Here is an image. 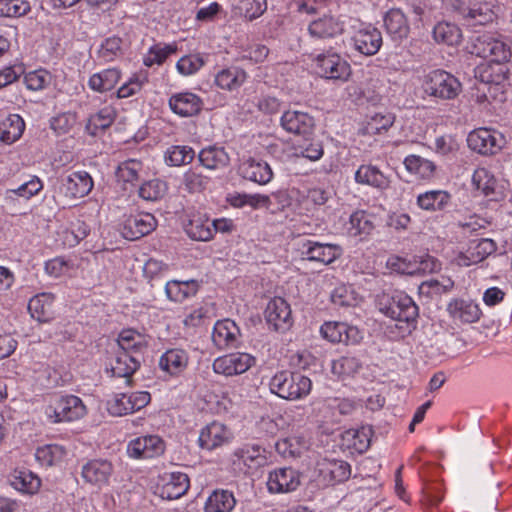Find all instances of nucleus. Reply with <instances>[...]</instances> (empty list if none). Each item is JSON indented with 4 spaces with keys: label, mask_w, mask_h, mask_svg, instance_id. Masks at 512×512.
Returning a JSON list of instances; mask_svg holds the SVG:
<instances>
[{
    "label": "nucleus",
    "mask_w": 512,
    "mask_h": 512,
    "mask_svg": "<svg viewBox=\"0 0 512 512\" xmlns=\"http://www.w3.org/2000/svg\"><path fill=\"white\" fill-rule=\"evenodd\" d=\"M380 311L400 323L402 334L411 333L416 327L419 309L414 300L403 291L383 296L379 302Z\"/></svg>",
    "instance_id": "obj_1"
},
{
    "label": "nucleus",
    "mask_w": 512,
    "mask_h": 512,
    "mask_svg": "<svg viewBox=\"0 0 512 512\" xmlns=\"http://www.w3.org/2000/svg\"><path fill=\"white\" fill-rule=\"evenodd\" d=\"M312 389V381L299 371L281 370L269 381V390L279 398L288 401L307 397Z\"/></svg>",
    "instance_id": "obj_2"
},
{
    "label": "nucleus",
    "mask_w": 512,
    "mask_h": 512,
    "mask_svg": "<svg viewBox=\"0 0 512 512\" xmlns=\"http://www.w3.org/2000/svg\"><path fill=\"white\" fill-rule=\"evenodd\" d=\"M422 89L430 97L451 100L461 92V83L447 71L437 69L424 76Z\"/></svg>",
    "instance_id": "obj_3"
},
{
    "label": "nucleus",
    "mask_w": 512,
    "mask_h": 512,
    "mask_svg": "<svg viewBox=\"0 0 512 512\" xmlns=\"http://www.w3.org/2000/svg\"><path fill=\"white\" fill-rule=\"evenodd\" d=\"M470 52L498 64L509 61L511 57V47L503 37L490 33L478 36L473 42Z\"/></svg>",
    "instance_id": "obj_4"
},
{
    "label": "nucleus",
    "mask_w": 512,
    "mask_h": 512,
    "mask_svg": "<svg viewBox=\"0 0 512 512\" xmlns=\"http://www.w3.org/2000/svg\"><path fill=\"white\" fill-rule=\"evenodd\" d=\"M45 413L53 423L70 422L82 418L86 407L78 396L62 395L51 402Z\"/></svg>",
    "instance_id": "obj_5"
},
{
    "label": "nucleus",
    "mask_w": 512,
    "mask_h": 512,
    "mask_svg": "<svg viewBox=\"0 0 512 512\" xmlns=\"http://www.w3.org/2000/svg\"><path fill=\"white\" fill-rule=\"evenodd\" d=\"M314 63L317 73L326 79L345 82L351 75L350 64L332 50L318 54L314 58Z\"/></svg>",
    "instance_id": "obj_6"
},
{
    "label": "nucleus",
    "mask_w": 512,
    "mask_h": 512,
    "mask_svg": "<svg viewBox=\"0 0 512 512\" xmlns=\"http://www.w3.org/2000/svg\"><path fill=\"white\" fill-rule=\"evenodd\" d=\"M315 474L319 484L335 485L350 478L351 466L343 460L322 458L316 463Z\"/></svg>",
    "instance_id": "obj_7"
},
{
    "label": "nucleus",
    "mask_w": 512,
    "mask_h": 512,
    "mask_svg": "<svg viewBox=\"0 0 512 512\" xmlns=\"http://www.w3.org/2000/svg\"><path fill=\"white\" fill-rule=\"evenodd\" d=\"M150 401L151 395L147 391L119 393L107 402V410L113 416H123L144 408Z\"/></svg>",
    "instance_id": "obj_8"
},
{
    "label": "nucleus",
    "mask_w": 512,
    "mask_h": 512,
    "mask_svg": "<svg viewBox=\"0 0 512 512\" xmlns=\"http://www.w3.org/2000/svg\"><path fill=\"white\" fill-rule=\"evenodd\" d=\"M301 484V473L292 467H280L270 471L266 486L270 494L294 492Z\"/></svg>",
    "instance_id": "obj_9"
},
{
    "label": "nucleus",
    "mask_w": 512,
    "mask_h": 512,
    "mask_svg": "<svg viewBox=\"0 0 512 512\" xmlns=\"http://www.w3.org/2000/svg\"><path fill=\"white\" fill-rule=\"evenodd\" d=\"M93 186V179L88 172L74 171L61 176L58 193L70 199L82 198L91 192Z\"/></svg>",
    "instance_id": "obj_10"
},
{
    "label": "nucleus",
    "mask_w": 512,
    "mask_h": 512,
    "mask_svg": "<svg viewBox=\"0 0 512 512\" xmlns=\"http://www.w3.org/2000/svg\"><path fill=\"white\" fill-rule=\"evenodd\" d=\"M299 252L304 260L328 265L342 255V248L337 244L305 240L301 243Z\"/></svg>",
    "instance_id": "obj_11"
},
{
    "label": "nucleus",
    "mask_w": 512,
    "mask_h": 512,
    "mask_svg": "<svg viewBox=\"0 0 512 512\" xmlns=\"http://www.w3.org/2000/svg\"><path fill=\"white\" fill-rule=\"evenodd\" d=\"M265 319L270 328L277 332H286L293 325L290 305L281 297L271 299L265 309Z\"/></svg>",
    "instance_id": "obj_12"
},
{
    "label": "nucleus",
    "mask_w": 512,
    "mask_h": 512,
    "mask_svg": "<svg viewBox=\"0 0 512 512\" xmlns=\"http://www.w3.org/2000/svg\"><path fill=\"white\" fill-rule=\"evenodd\" d=\"M467 143L471 150L479 154L493 155L501 149L503 137L496 131L479 128L468 134Z\"/></svg>",
    "instance_id": "obj_13"
},
{
    "label": "nucleus",
    "mask_w": 512,
    "mask_h": 512,
    "mask_svg": "<svg viewBox=\"0 0 512 512\" xmlns=\"http://www.w3.org/2000/svg\"><path fill=\"white\" fill-rule=\"evenodd\" d=\"M351 41L354 49L365 56L375 55L383 44L381 31L371 24H361Z\"/></svg>",
    "instance_id": "obj_14"
},
{
    "label": "nucleus",
    "mask_w": 512,
    "mask_h": 512,
    "mask_svg": "<svg viewBox=\"0 0 512 512\" xmlns=\"http://www.w3.org/2000/svg\"><path fill=\"white\" fill-rule=\"evenodd\" d=\"M165 443L158 435H145L131 440L127 445V454L133 459H152L162 455Z\"/></svg>",
    "instance_id": "obj_15"
},
{
    "label": "nucleus",
    "mask_w": 512,
    "mask_h": 512,
    "mask_svg": "<svg viewBox=\"0 0 512 512\" xmlns=\"http://www.w3.org/2000/svg\"><path fill=\"white\" fill-rule=\"evenodd\" d=\"M255 364V358L248 353H231L218 357L213 362V370L217 374L234 376L245 373Z\"/></svg>",
    "instance_id": "obj_16"
},
{
    "label": "nucleus",
    "mask_w": 512,
    "mask_h": 512,
    "mask_svg": "<svg viewBox=\"0 0 512 512\" xmlns=\"http://www.w3.org/2000/svg\"><path fill=\"white\" fill-rule=\"evenodd\" d=\"M280 124L287 133L301 136L304 140H308L315 126L311 115L298 110L285 111L281 116Z\"/></svg>",
    "instance_id": "obj_17"
},
{
    "label": "nucleus",
    "mask_w": 512,
    "mask_h": 512,
    "mask_svg": "<svg viewBox=\"0 0 512 512\" xmlns=\"http://www.w3.org/2000/svg\"><path fill=\"white\" fill-rule=\"evenodd\" d=\"M157 225L155 217L150 213H138L127 216L121 226L125 239L137 240L151 233Z\"/></svg>",
    "instance_id": "obj_18"
},
{
    "label": "nucleus",
    "mask_w": 512,
    "mask_h": 512,
    "mask_svg": "<svg viewBox=\"0 0 512 512\" xmlns=\"http://www.w3.org/2000/svg\"><path fill=\"white\" fill-rule=\"evenodd\" d=\"M171 111L183 118L198 115L203 109V100L200 96L190 91L172 94L168 99Z\"/></svg>",
    "instance_id": "obj_19"
},
{
    "label": "nucleus",
    "mask_w": 512,
    "mask_h": 512,
    "mask_svg": "<svg viewBox=\"0 0 512 512\" xmlns=\"http://www.w3.org/2000/svg\"><path fill=\"white\" fill-rule=\"evenodd\" d=\"M114 472L113 464L106 459H93L82 466L81 475L86 483L99 489L108 486Z\"/></svg>",
    "instance_id": "obj_20"
},
{
    "label": "nucleus",
    "mask_w": 512,
    "mask_h": 512,
    "mask_svg": "<svg viewBox=\"0 0 512 512\" xmlns=\"http://www.w3.org/2000/svg\"><path fill=\"white\" fill-rule=\"evenodd\" d=\"M232 432L221 422L213 421L202 428L199 435V446L212 451L231 442Z\"/></svg>",
    "instance_id": "obj_21"
},
{
    "label": "nucleus",
    "mask_w": 512,
    "mask_h": 512,
    "mask_svg": "<svg viewBox=\"0 0 512 512\" xmlns=\"http://www.w3.org/2000/svg\"><path fill=\"white\" fill-rule=\"evenodd\" d=\"M234 465L247 468L246 472H254L267 463L266 450L258 444H244L233 452Z\"/></svg>",
    "instance_id": "obj_22"
},
{
    "label": "nucleus",
    "mask_w": 512,
    "mask_h": 512,
    "mask_svg": "<svg viewBox=\"0 0 512 512\" xmlns=\"http://www.w3.org/2000/svg\"><path fill=\"white\" fill-rule=\"evenodd\" d=\"M496 250L497 245L492 239L483 238L478 241H472L467 250L456 257V262L459 266L468 267L482 262Z\"/></svg>",
    "instance_id": "obj_23"
},
{
    "label": "nucleus",
    "mask_w": 512,
    "mask_h": 512,
    "mask_svg": "<svg viewBox=\"0 0 512 512\" xmlns=\"http://www.w3.org/2000/svg\"><path fill=\"white\" fill-rule=\"evenodd\" d=\"M189 478L185 473L173 472L162 477L157 493L162 499L174 500L183 496L189 489Z\"/></svg>",
    "instance_id": "obj_24"
},
{
    "label": "nucleus",
    "mask_w": 512,
    "mask_h": 512,
    "mask_svg": "<svg viewBox=\"0 0 512 512\" xmlns=\"http://www.w3.org/2000/svg\"><path fill=\"white\" fill-rule=\"evenodd\" d=\"M320 331L322 336L332 343H356L359 339L358 329L344 322H326Z\"/></svg>",
    "instance_id": "obj_25"
},
{
    "label": "nucleus",
    "mask_w": 512,
    "mask_h": 512,
    "mask_svg": "<svg viewBox=\"0 0 512 512\" xmlns=\"http://www.w3.org/2000/svg\"><path fill=\"white\" fill-rule=\"evenodd\" d=\"M449 316L456 322L475 323L480 319L481 309L478 304L465 299H453L447 305Z\"/></svg>",
    "instance_id": "obj_26"
},
{
    "label": "nucleus",
    "mask_w": 512,
    "mask_h": 512,
    "mask_svg": "<svg viewBox=\"0 0 512 512\" xmlns=\"http://www.w3.org/2000/svg\"><path fill=\"white\" fill-rule=\"evenodd\" d=\"M310 448L309 440L302 434H293L279 439L275 449L285 459H296L304 455Z\"/></svg>",
    "instance_id": "obj_27"
},
{
    "label": "nucleus",
    "mask_w": 512,
    "mask_h": 512,
    "mask_svg": "<svg viewBox=\"0 0 512 512\" xmlns=\"http://www.w3.org/2000/svg\"><path fill=\"white\" fill-rule=\"evenodd\" d=\"M344 31L343 23L331 15H324L308 26L309 35L317 39H330L341 35Z\"/></svg>",
    "instance_id": "obj_28"
},
{
    "label": "nucleus",
    "mask_w": 512,
    "mask_h": 512,
    "mask_svg": "<svg viewBox=\"0 0 512 512\" xmlns=\"http://www.w3.org/2000/svg\"><path fill=\"white\" fill-rule=\"evenodd\" d=\"M217 229H221L219 223L200 214L193 215L185 226L187 235L196 241L211 240Z\"/></svg>",
    "instance_id": "obj_29"
},
{
    "label": "nucleus",
    "mask_w": 512,
    "mask_h": 512,
    "mask_svg": "<svg viewBox=\"0 0 512 512\" xmlns=\"http://www.w3.org/2000/svg\"><path fill=\"white\" fill-rule=\"evenodd\" d=\"M241 176L249 181L265 185L273 178V172L270 165L262 160L249 158L239 167Z\"/></svg>",
    "instance_id": "obj_30"
},
{
    "label": "nucleus",
    "mask_w": 512,
    "mask_h": 512,
    "mask_svg": "<svg viewBox=\"0 0 512 512\" xmlns=\"http://www.w3.org/2000/svg\"><path fill=\"white\" fill-rule=\"evenodd\" d=\"M495 5L492 0L476 1L460 13L464 19L473 25H486L496 18Z\"/></svg>",
    "instance_id": "obj_31"
},
{
    "label": "nucleus",
    "mask_w": 512,
    "mask_h": 512,
    "mask_svg": "<svg viewBox=\"0 0 512 512\" xmlns=\"http://www.w3.org/2000/svg\"><path fill=\"white\" fill-rule=\"evenodd\" d=\"M384 27L388 35L395 41L407 38L410 26L406 15L399 8L388 10L383 17Z\"/></svg>",
    "instance_id": "obj_32"
},
{
    "label": "nucleus",
    "mask_w": 512,
    "mask_h": 512,
    "mask_svg": "<svg viewBox=\"0 0 512 512\" xmlns=\"http://www.w3.org/2000/svg\"><path fill=\"white\" fill-rule=\"evenodd\" d=\"M8 480L14 489L24 494H34L41 486L38 475L25 467L15 468L9 474Z\"/></svg>",
    "instance_id": "obj_33"
},
{
    "label": "nucleus",
    "mask_w": 512,
    "mask_h": 512,
    "mask_svg": "<svg viewBox=\"0 0 512 512\" xmlns=\"http://www.w3.org/2000/svg\"><path fill=\"white\" fill-rule=\"evenodd\" d=\"M354 179L357 184L368 185L378 190H386L390 185L389 178L377 166L371 164L359 166Z\"/></svg>",
    "instance_id": "obj_34"
},
{
    "label": "nucleus",
    "mask_w": 512,
    "mask_h": 512,
    "mask_svg": "<svg viewBox=\"0 0 512 512\" xmlns=\"http://www.w3.org/2000/svg\"><path fill=\"white\" fill-rule=\"evenodd\" d=\"M239 328L234 321L224 319L217 321L212 332V341L219 349L233 347L237 341Z\"/></svg>",
    "instance_id": "obj_35"
},
{
    "label": "nucleus",
    "mask_w": 512,
    "mask_h": 512,
    "mask_svg": "<svg viewBox=\"0 0 512 512\" xmlns=\"http://www.w3.org/2000/svg\"><path fill=\"white\" fill-rule=\"evenodd\" d=\"M198 160L203 167L209 170H222L230 164V156L225 148L217 145L201 149Z\"/></svg>",
    "instance_id": "obj_36"
},
{
    "label": "nucleus",
    "mask_w": 512,
    "mask_h": 512,
    "mask_svg": "<svg viewBox=\"0 0 512 512\" xmlns=\"http://www.w3.org/2000/svg\"><path fill=\"white\" fill-rule=\"evenodd\" d=\"M189 357L183 349H169L159 359V367L169 375L182 373L188 365Z\"/></svg>",
    "instance_id": "obj_37"
},
{
    "label": "nucleus",
    "mask_w": 512,
    "mask_h": 512,
    "mask_svg": "<svg viewBox=\"0 0 512 512\" xmlns=\"http://www.w3.org/2000/svg\"><path fill=\"white\" fill-rule=\"evenodd\" d=\"M141 363V357L127 352L118 351L111 364L112 374L116 377L126 378V382H131L130 377L138 370Z\"/></svg>",
    "instance_id": "obj_38"
},
{
    "label": "nucleus",
    "mask_w": 512,
    "mask_h": 512,
    "mask_svg": "<svg viewBox=\"0 0 512 512\" xmlns=\"http://www.w3.org/2000/svg\"><path fill=\"white\" fill-rule=\"evenodd\" d=\"M373 229L374 225L370 215L362 210L353 212L344 224V230L348 236L360 239L367 237Z\"/></svg>",
    "instance_id": "obj_39"
},
{
    "label": "nucleus",
    "mask_w": 512,
    "mask_h": 512,
    "mask_svg": "<svg viewBox=\"0 0 512 512\" xmlns=\"http://www.w3.org/2000/svg\"><path fill=\"white\" fill-rule=\"evenodd\" d=\"M117 343L120 352H127L141 357L143 351L147 348L146 337L134 329H124L120 332Z\"/></svg>",
    "instance_id": "obj_40"
},
{
    "label": "nucleus",
    "mask_w": 512,
    "mask_h": 512,
    "mask_svg": "<svg viewBox=\"0 0 512 512\" xmlns=\"http://www.w3.org/2000/svg\"><path fill=\"white\" fill-rule=\"evenodd\" d=\"M121 75V71L117 68L104 69L90 76L88 86L95 92L105 93L115 88Z\"/></svg>",
    "instance_id": "obj_41"
},
{
    "label": "nucleus",
    "mask_w": 512,
    "mask_h": 512,
    "mask_svg": "<svg viewBox=\"0 0 512 512\" xmlns=\"http://www.w3.org/2000/svg\"><path fill=\"white\" fill-rule=\"evenodd\" d=\"M247 79V73L239 67H229L220 70L214 79L215 85L227 91H233L240 88Z\"/></svg>",
    "instance_id": "obj_42"
},
{
    "label": "nucleus",
    "mask_w": 512,
    "mask_h": 512,
    "mask_svg": "<svg viewBox=\"0 0 512 512\" xmlns=\"http://www.w3.org/2000/svg\"><path fill=\"white\" fill-rule=\"evenodd\" d=\"M417 205L426 211H442L451 202V194L445 190H429L417 196Z\"/></svg>",
    "instance_id": "obj_43"
},
{
    "label": "nucleus",
    "mask_w": 512,
    "mask_h": 512,
    "mask_svg": "<svg viewBox=\"0 0 512 512\" xmlns=\"http://www.w3.org/2000/svg\"><path fill=\"white\" fill-rule=\"evenodd\" d=\"M54 295L40 293L32 297L28 303L31 316L40 322L48 321L53 312Z\"/></svg>",
    "instance_id": "obj_44"
},
{
    "label": "nucleus",
    "mask_w": 512,
    "mask_h": 512,
    "mask_svg": "<svg viewBox=\"0 0 512 512\" xmlns=\"http://www.w3.org/2000/svg\"><path fill=\"white\" fill-rule=\"evenodd\" d=\"M25 129V123L18 114H11L0 122V141L12 144L17 141Z\"/></svg>",
    "instance_id": "obj_45"
},
{
    "label": "nucleus",
    "mask_w": 512,
    "mask_h": 512,
    "mask_svg": "<svg viewBox=\"0 0 512 512\" xmlns=\"http://www.w3.org/2000/svg\"><path fill=\"white\" fill-rule=\"evenodd\" d=\"M236 504L232 492L228 490H215L206 500L205 512H231Z\"/></svg>",
    "instance_id": "obj_46"
},
{
    "label": "nucleus",
    "mask_w": 512,
    "mask_h": 512,
    "mask_svg": "<svg viewBox=\"0 0 512 512\" xmlns=\"http://www.w3.org/2000/svg\"><path fill=\"white\" fill-rule=\"evenodd\" d=\"M197 290L198 284L195 280H171L168 281L165 286V292L168 299L174 302H182L185 299L194 296Z\"/></svg>",
    "instance_id": "obj_47"
},
{
    "label": "nucleus",
    "mask_w": 512,
    "mask_h": 512,
    "mask_svg": "<svg viewBox=\"0 0 512 512\" xmlns=\"http://www.w3.org/2000/svg\"><path fill=\"white\" fill-rule=\"evenodd\" d=\"M433 39L439 44H446L449 46L457 45L460 43L462 34L460 28L450 22H439L433 28Z\"/></svg>",
    "instance_id": "obj_48"
},
{
    "label": "nucleus",
    "mask_w": 512,
    "mask_h": 512,
    "mask_svg": "<svg viewBox=\"0 0 512 512\" xmlns=\"http://www.w3.org/2000/svg\"><path fill=\"white\" fill-rule=\"evenodd\" d=\"M405 168L421 179H431L436 172L434 162L418 155H408L404 159Z\"/></svg>",
    "instance_id": "obj_49"
},
{
    "label": "nucleus",
    "mask_w": 512,
    "mask_h": 512,
    "mask_svg": "<svg viewBox=\"0 0 512 512\" xmlns=\"http://www.w3.org/2000/svg\"><path fill=\"white\" fill-rule=\"evenodd\" d=\"M195 158V151L187 145H172L165 151V163L172 167L190 164Z\"/></svg>",
    "instance_id": "obj_50"
},
{
    "label": "nucleus",
    "mask_w": 512,
    "mask_h": 512,
    "mask_svg": "<svg viewBox=\"0 0 512 512\" xmlns=\"http://www.w3.org/2000/svg\"><path fill=\"white\" fill-rule=\"evenodd\" d=\"M472 184L484 196L489 197L495 193L497 179L487 168L479 167L473 173Z\"/></svg>",
    "instance_id": "obj_51"
},
{
    "label": "nucleus",
    "mask_w": 512,
    "mask_h": 512,
    "mask_svg": "<svg viewBox=\"0 0 512 512\" xmlns=\"http://www.w3.org/2000/svg\"><path fill=\"white\" fill-rule=\"evenodd\" d=\"M114 120V109L110 106H106L89 117L86 129L90 134L96 135L98 131L110 127Z\"/></svg>",
    "instance_id": "obj_52"
},
{
    "label": "nucleus",
    "mask_w": 512,
    "mask_h": 512,
    "mask_svg": "<svg viewBox=\"0 0 512 512\" xmlns=\"http://www.w3.org/2000/svg\"><path fill=\"white\" fill-rule=\"evenodd\" d=\"M177 46L175 44H162L158 43L151 46L147 54L143 58V64L147 67L153 65H162L166 59L176 53Z\"/></svg>",
    "instance_id": "obj_53"
},
{
    "label": "nucleus",
    "mask_w": 512,
    "mask_h": 512,
    "mask_svg": "<svg viewBox=\"0 0 512 512\" xmlns=\"http://www.w3.org/2000/svg\"><path fill=\"white\" fill-rule=\"evenodd\" d=\"M65 454V449L62 446L49 444L37 448L35 458L43 466H52L60 462Z\"/></svg>",
    "instance_id": "obj_54"
},
{
    "label": "nucleus",
    "mask_w": 512,
    "mask_h": 512,
    "mask_svg": "<svg viewBox=\"0 0 512 512\" xmlns=\"http://www.w3.org/2000/svg\"><path fill=\"white\" fill-rule=\"evenodd\" d=\"M371 429L362 427L361 429H350L345 432V439L350 448L358 453L365 452L370 446Z\"/></svg>",
    "instance_id": "obj_55"
},
{
    "label": "nucleus",
    "mask_w": 512,
    "mask_h": 512,
    "mask_svg": "<svg viewBox=\"0 0 512 512\" xmlns=\"http://www.w3.org/2000/svg\"><path fill=\"white\" fill-rule=\"evenodd\" d=\"M143 164L137 159H128L120 163L116 170V177L119 181L133 183L139 179Z\"/></svg>",
    "instance_id": "obj_56"
},
{
    "label": "nucleus",
    "mask_w": 512,
    "mask_h": 512,
    "mask_svg": "<svg viewBox=\"0 0 512 512\" xmlns=\"http://www.w3.org/2000/svg\"><path fill=\"white\" fill-rule=\"evenodd\" d=\"M122 55V39L117 36L105 39L98 50V57L104 62L114 61Z\"/></svg>",
    "instance_id": "obj_57"
},
{
    "label": "nucleus",
    "mask_w": 512,
    "mask_h": 512,
    "mask_svg": "<svg viewBox=\"0 0 512 512\" xmlns=\"http://www.w3.org/2000/svg\"><path fill=\"white\" fill-rule=\"evenodd\" d=\"M167 192V185L160 179H153L143 183L139 188V196L147 201H157Z\"/></svg>",
    "instance_id": "obj_58"
},
{
    "label": "nucleus",
    "mask_w": 512,
    "mask_h": 512,
    "mask_svg": "<svg viewBox=\"0 0 512 512\" xmlns=\"http://www.w3.org/2000/svg\"><path fill=\"white\" fill-rule=\"evenodd\" d=\"M454 286V282L448 277H441V279H429L421 283L419 286L420 293L429 296L441 295L450 291Z\"/></svg>",
    "instance_id": "obj_59"
},
{
    "label": "nucleus",
    "mask_w": 512,
    "mask_h": 512,
    "mask_svg": "<svg viewBox=\"0 0 512 512\" xmlns=\"http://www.w3.org/2000/svg\"><path fill=\"white\" fill-rule=\"evenodd\" d=\"M31 11L26 0H0V15L5 17H22Z\"/></svg>",
    "instance_id": "obj_60"
},
{
    "label": "nucleus",
    "mask_w": 512,
    "mask_h": 512,
    "mask_svg": "<svg viewBox=\"0 0 512 512\" xmlns=\"http://www.w3.org/2000/svg\"><path fill=\"white\" fill-rule=\"evenodd\" d=\"M52 76L45 69L30 71L25 74L24 82L26 87L32 91H40L50 85Z\"/></svg>",
    "instance_id": "obj_61"
},
{
    "label": "nucleus",
    "mask_w": 512,
    "mask_h": 512,
    "mask_svg": "<svg viewBox=\"0 0 512 512\" xmlns=\"http://www.w3.org/2000/svg\"><path fill=\"white\" fill-rule=\"evenodd\" d=\"M205 64V59L200 54H189L181 57L176 64L178 72L184 76H190L199 71Z\"/></svg>",
    "instance_id": "obj_62"
},
{
    "label": "nucleus",
    "mask_w": 512,
    "mask_h": 512,
    "mask_svg": "<svg viewBox=\"0 0 512 512\" xmlns=\"http://www.w3.org/2000/svg\"><path fill=\"white\" fill-rule=\"evenodd\" d=\"M359 368V360L352 356H343L332 363V372L342 378L354 375Z\"/></svg>",
    "instance_id": "obj_63"
},
{
    "label": "nucleus",
    "mask_w": 512,
    "mask_h": 512,
    "mask_svg": "<svg viewBox=\"0 0 512 512\" xmlns=\"http://www.w3.org/2000/svg\"><path fill=\"white\" fill-rule=\"evenodd\" d=\"M395 116L392 113H377L370 118L366 125V132L371 135L386 132L394 123Z\"/></svg>",
    "instance_id": "obj_64"
}]
</instances>
